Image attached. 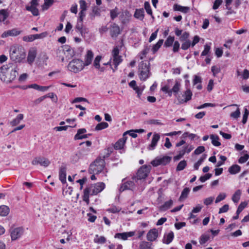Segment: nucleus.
Segmentation results:
<instances>
[{
	"instance_id": "f257e3e1",
	"label": "nucleus",
	"mask_w": 249,
	"mask_h": 249,
	"mask_svg": "<svg viewBox=\"0 0 249 249\" xmlns=\"http://www.w3.org/2000/svg\"><path fill=\"white\" fill-rule=\"evenodd\" d=\"M105 184L103 182H98L94 186L86 187L84 190V195L83 196V201H85L87 204H89V196L96 195L104 189Z\"/></svg>"
},
{
	"instance_id": "f03ea898",
	"label": "nucleus",
	"mask_w": 249,
	"mask_h": 249,
	"mask_svg": "<svg viewBox=\"0 0 249 249\" xmlns=\"http://www.w3.org/2000/svg\"><path fill=\"white\" fill-rule=\"evenodd\" d=\"M167 82V83L162 87L160 90L164 93L167 94L169 97H171L173 94L174 96H177L180 89V83L176 80L173 88L171 89L170 87L174 82L173 79H168Z\"/></svg>"
},
{
	"instance_id": "7ed1b4c3",
	"label": "nucleus",
	"mask_w": 249,
	"mask_h": 249,
	"mask_svg": "<svg viewBox=\"0 0 249 249\" xmlns=\"http://www.w3.org/2000/svg\"><path fill=\"white\" fill-rule=\"evenodd\" d=\"M10 58L16 62H22L25 60L26 53L22 47L12 46L10 49Z\"/></svg>"
},
{
	"instance_id": "20e7f679",
	"label": "nucleus",
	"mask_w": 249,
	"mask_h": 249,
	"mask_svg": "<svg viewBox=\"0 0 249 249\" xmlns=\"http://www.w3.org/2000/svg\"><path fill=\"white\" fill-rule=\"evenodd\" d=\"M105 166V161L102 159L101 156H100L90 164L89 172L91 174H98L103 170Z\"/></svg>"
},
{
	"instance_id": "39448f33",
	"label": "nucleus",
	"mask_w": 249,
	"mask_h": 249,
	"mask_svg": "<svg viewBox=\"0 0 249 249\" xmlns=\"http://www.w3.org/2000/svg\"><path fill=\"white\" fill-rule=\"evenodd\" d=\"M149 63L142 61L139 65V76L142 81H145L150 76Z\"/></svg>"
},
{
	"instance_id": "423d86ee",
	"label": "nucleus",
	"mask_w": 249,
	"mask_h": 249,
	"mask_svg": "<svg viewBox=\"0 0 249 249\" xmlns=\"http://www.w3.org/2000/svg\"><path fill=\"white\" fill-rule=\"evenodd\" d=\"M83 61L79 59H73L68 64V68L69 71L77 73L82 71L84 68Z\"/></svg>"
},
{
	"instance_id": "0eeeda50",
	"label": "nucleus",
	"mask_w": 249,
	"mask_h": 249,
	"mask_svg": "<svg viewBox=\"0 0 249 249\" xmlns=\"http://www.w3.org/2000/svg\"><path fill=\"white\" fill-rule=\"evenodd\" d=\"M0 70L1 71L6 70L7 72H8L9 71H10V73L8 74V75L9 76V77L8 78H6V77H1V80L5 82H10L14 80L17 76L18 74V69L17 67H15L14 68H11L8 67L7 66H3L0 68Z\"/></svg>"
},
{
	"instance_id": "6e6552de",
	"label": "nucleus",
	"mask_w": 249,
	"mask_h": 249,
	"mask_svg": "<svg viewBox=\"0 0 249 249\" xmlns=\"http://www.w3.org/2000/svg\"><path fill=\"white\" fill-rule=\"evenodd\" d=\"M151 169L150 166L144 165L142 166L137 171L136 176L132 178V180H141L145 179L148 176Z\"/></svg>"
},
{
	"instance_id": "1a4fd4ad",
	"label": "nucleus",
	"mask_w": 249,
	"mask_h": 249,
	"mask_svg": "<svg viewBox=\"0 0 249 249\" xmlns=\"http://www.w3.org/2000/svg\"><path fill=\"white\" fill-rule=\"evenodd\" d=\"M171 159L172 158L168 156L157 157L151 161V163L155 167L158 166L160 165H166L171 161Z\"/></svg>"
},
{
	"instance_id": "9d476101",
	"label": "nucleus",
	"mask_w": 249,
	"mask_h": 249,
	"mask_svg": "<svg viewBox=\"0 0 249 249\" xmlns=\"http://www.w3.org/2000/svg\"><path fill=\"white\" fill-rule=\"evenodd\" d=\"M193 95L192 92L190 89H187L185 91L182 95V97L177 94V96H175L178 101V104H182L184 103H187L192 99Z\"/></svg>"
},
{
	"instance_id": "9b49d317",
	"label": "nucleus",
	"mask_w": 249,
	"mask_h": 249,
	"mask_svg": "<svg viewBox=\"0 0 249 249\" xmlns=\"http://www.w3.org/2000/svg\"><path fill=\"white\" fill-rule=\"evenodd\" d=\"M30 5H26L25 9L27 11H30L32 13L33 16H37L39 15V11L37 8V6L39 3L38 0H31L30 2Z\"/></svg>"
},
{
	"instance_id": "f8f14e48",
	"label": "nucleus",
	"mask_w": 249,
	"mask_h": 249,
	"mask_svg": "<svg viewBox=\"0 0 249 249\" xmlns=\"http://www.w3.org/2000/svg\"><path fill=\"white\" fill-rule=\"evenodd\" d=\"M32 164L34 165L39 164L45 167L48 166L50 164V161L45 158L38 157L35 158L32 161Z\"/></svg>"
},
{
	"instance_id": "ddd939ff",
	"label": "nucleus",
	"mask_w": 249,
	"mask_h": 249,
	"mask_svg": "<svg viewBox=\"0 0 249 249\" xmlns=\"http://www.w3.org/2000/svg\"><path fill=\"white\" fill-rule=\"evenodd\" d=\"M87 130L85 128H80L77 130V133L74 137V140H82L89 138L91 135V134H86Z\"/></svg>"
},
{
	"instance_id": "4468645a",
	"label": "nucleus",
	"mask_w": 249,
	"mask_h": 249,
	"mask_svg": "<svg viewBox=\"0 0 249 249\" xmlns=\"http://www.w3.org/2000/svg\"><path fill=\"white\" fill-rule=\"evenodd\" d=\"M24 230L22 227H18L13 229L11 231L12 240H16L19 238L23 233Z\"/></svg>"
},
{
	"instance_id": "2eb2a0df",
	"label": "nucleus",
	"mask_w": 249,
	"mask_h": 249,
	"mask_svg": "<svg viewBox=\"0 0 249 249\" xmlns=\"http://www.w3.org/2000/svg\"><path fill=\"white\" fill-rule=\"evenodd\" d=\"M134 180H128L126 182H124L122 185L121 186L120 188V192H122L126 190H133L135 188V185L134 182Z\"/></svg>"
},
{
	"instance_id": "dca6fc26",
	"label": "nucleus",
	"mask_w": 249,
	"mask_h": 249,
	"mask_svg": "<svg viewBox=\"0 0 249 249\" xmlns=\"http://www.w3.org/2000/svg\"><path fill=\"white\" fill-rule=\"evenodd\" d=\"M66 165L63 164L60 167L59 172V178L63 184L66 183Z\"/></svg>"
},
{
	"instance_id": "f3484780",
	"label": "nucleus",
	"mask_w": 249,
	"mask_h": 249,
	"mask_svg": "<svg viewBox=\"0 0 249 249\" xmlns=\"http://www.w3.org/2000/svg\"><path fill=\"white\" fill-rule=\"evenodd\" d=\"M135 232L133 231L129 232H124L122 233H117L115 234V238L121 239L123 240H126L128 237H131L135 235Z\"/></svg>"
},
{
	"instance_id": "a211bd4d",
	"label": "nucleus",
	"mask_w": 249,
	"mask_h": 249,
	"mask_svg": "<svg viewBox=\"0 0 249 249\" xmlns=\"http://www.w3.org/2000/svg\"><path fill=\"white\" fill-rule=\"evenodd\" d=\"M158 237V231L156 228L150 230L147 233V239L150 242L155 241Z\"/></svg>"
},
{
	"instance_id": "6ab92c4d",
	"label": "nucleus",
	"mask_w": 249,
	"mask_h": 249,
	"mask_svg": "<svg viewBox=\"0 0 249 249\" xmlns=\"http://www.w3.org/2000/svg\"><path fill=\"white\" fill-rule=\"evenodd\" d=\"M21 31L18 30L17 28H14L11 30H7L3 32L1 35V37L5 38L9 36H15L19 35Z\"/></svg>"
},
{
	"instance_id": "aec40b11",
	"label": "nucleus",
	"mask_w": 249,
	"mask_h": 249,
	"mask_svg": "<svg viewBox=\"0 0 249 249\" xmlns=\"http://www.w3.org/2000/svg\"><path fill=\"white\" fill-rule=\"evenodd\" d=\"M160 138V136L159 134L155 133L153 135L152 138L151 143L148 147V150H153L155 148Z\"/></svg>"
},
{
	"instance_id": "412c9836",
	"label": "nucleus",
	"mask_w": 249,
	"mask_h": 249,
	"mask_svg": "<svg viewBox=\"0 0 249 249\" xmlns=\"http://www.w3.org/2000/svg\"><path fill=\"white\" fill-rule=\"evenodd\" d=\"M121 33L119 26L116 23H113L111 26L110 35L112 37H117Z\"/></svg>"
},
{
	"instance_id": "4be33fe9",
	"label": "nucleus",
	"mask_w": 249,
	"mask_h": 249,
	"mask_svg": "<svg viewBox=\"0 0 249 249\" xmlns=\"http://www.w3.org/2000/svg\"><path fill=\"white\" fill-rule=\"evenodd\" d=\"M64 51L66 56L69 59L72 58L75 55V52L74 49L69 45H65L64 47Z\"/></svg>"
},
{
	"instance_id": "5701e85b",
	"label": "nucleus",
	"mask_w": 249,
	"mask_h": 249,
	"mask_svg": "<svg viewBox=\"0 0 249 249\" xmlns=\"http://www.w3.org/2000/svg\"><path fill=\"white\" fill-rule=\"evenodd\" d=\"M122 61V59L121 58V56L113 57V64L115 65V69H112V68L111 67V66L110 65V60L107 62V63H104V64L105 65H109L110 66L111 68L112 69L113 72H114L117 69L118 66L121 63Z\"/></svg>"
},
{
	"instance_id": "b1692460",
	"label": "nucleus",
	"mask_w": 249,
	"mask_h": 249,
	"mask_svg": "<svg viewBox=\"0 0 249 249\" xmlns=\"http://www.w3.org/2000/svg\"><path fill=\"white\" fill-rule=\"evenodd\" d=\"M36 56V49L30 50L29 51L27 61V62L31 65L34 61Z\"/></svg>"
},
{
	"instance_id": "393cba45",
	"label": "nucleus",
	"mask_w": 249,
	"mask_h": 249,
	"mask_svg": "<svg viewBox=\"0 0 249 249\" xmlns=\"http://www.w3.org/2000/svg\"><path fill=\"white\" fill-rule=\"evenodd\" d=\"M93 57V53L91 50H88L85 57L84 66H87L91 63Z\"/></svg>"
},
{
	"instance_id": "a878e982",
	"label": "nucleus",
	"mask_w": 249,
	"mask_h": 249,
	"mask_svg": "<svg viewBox=\"0 0 249 249\" xmlns=\"http://www.w3.org/2000/svg\"><path fill=\"white\" fill-rule=\"evenodd\" d=\"M101 11L100 8L96 6L92 8V12L89 14V18L91 20L94 19L95 17H100Z\"/></svg>"
},
{
	"instance_id": "bb28decb",
	"label": "nucleus",
	"mask_w": 249,
	"mask_h": 249,
	"mask_svg": "<svg viewBox=\"0 0 249 249\" xmlns=\"http://www.w3.org/2000/svg\"><path fill=\"white\" fill-rule=\"evenodd\" d=\"M144 11L143 8L136 9L134 14V17L142 21L144 19Z\"/></svg>"
},
{
	"instance_id": "cd10ccee",
	"label": "nucleus",
	"mask_w": 249,
	"mask_h": 249,
	"mask_svg": "<svg viewBox=\"0 0 249 249\" xmlns=\"http://www.w3.org/2000/svg\"><path fill=\"white\" fill-rule=\"evenodd\" d=\"M174 238V234L172 231H170L167 234H164L162 242L166 244H169Z\"/></svg>"
},
{
	"instance_id": "c85d7f7f",
	"label": "nucleus",
	"mask_w": 249,
	"mask_h": 249,
	"mask_svg": "<svg viewBox=\"0 0 249 249\" xmlns=\"http://www.w3.org/2000/svg\"><path fill=\"white\" fill-rule=\"evenodd\" d=\"M173 9L174 11H180L184 14L188 13L190 11V8L189 7L182 6L178 4H174Z\"/></svg>"
},
{
	"instance_id": "c756f323",
	"label": "nucleus",
	"mask_w": 249,
	"mask_h": 249,
	"mask_svg": "<svg viewBox=\"0 0 249 249\" xmlns=\"http://www.w3.org/2000/svg\"><path fill=\"white\" fill-rule=\"evenodd\" d=\"M241 171V167L237 164H233L228 169V172L231 175H235Z\"/></svg>"
},
{
	"instance_id": "7c9ffc66",
	"label": "nucleus",
	"mask_w": 249,
	"mask_h": 249,
	"mask_svg": "<svg viewBox=\"0 0 249 249\" xmlns=\"http://www.w3.org/2000/svg\"><path fill=\"white\" fill-rule=\"evenodd\" d=\"M173 204V201L172 199H170L169 200L165 202L163 205H161L159 208V210L160 211H165L170 209Z\"/></svg>"
},
{
	"instance_id": "2f4dec72",
	"label": "nucleus",
	"mask_w": 249,
	"mask_h": 249,
	"mask_svg": "<svg viewBox=\"0 0 249 249\" xmlns=\"http://www.w3.org/2000/svg\"><path fill=\"white\" fill-rule=\"evenodd\" d=\"M29 88H33L36 90L41 91H45L48 90L49 88V86H39L36 84H31L29 86Z\"/></svg>"
},
{
	"instance_id": "473e14b6",
	"label": "nucleus",
	"mask_w": 249,
	"mask_h": 249,
	"mask_svg": "<svg viewBox=\"0 0 249 249\" xmlns=\"http://www.w3.org/2000/svg\"><path fill=\"white\" fill-rule=\"evenodd\" d=\"M24 116L22 114H18L15 119L13 120L10 124L12 126H16L19 124L20 121L23 119Z\"/></svg>"
},
{
	"instance_id": "72a5a7b5",
	"label": "nucleus",
	"mask_w": 249,
	"mask_h": 249,
	"mask_svg": "<svg viewBox=\"0 0 249 249\" xmlns=\"http://www.w3.org/2000/svg\"><path fill=\"white\" fill-rule=\"evenodd\" d=\"M119 14L120 12L117 7H115L114 9L110 10V16L112 20H114Z\"/></svg>"
},
{
	"instance_id": "f704fd0d",
	"label": "nucleus",
	"mask_w": 249,
	"mask_h": 249,
	"mask_svg": "<svg viewBox=\"0 0 249 249\" xmlns=\"http://www.w3.org/2000/svg\"><path fill=\"white\" fill-rule=\"evenodd\" d=\"M210 138L212 140V143L215 146H219L221 145V142H219V138L218 136L211 135Z\"/></svg>"
},
{
	"instance_id": "c9c22d12",
	"label": "nucleus",
	"mask_w": 249,
	"mask_h": 249,
	"mask_svg": "<svg viewBox=\"0 0 249 249\" xmlns=\"http://www.w3.org/2000/svg\"><path fill=\"white\" fill-rule=\"evenodd\" d=\"M9 213V208L5 205L0 206V215L5 216L8 214Z\"/></svg>"
},
{
	"instance_id": "e433bc0d",
	"label": "nucleus",
	"mask_w": 249,
	"mask_h": 249,
	"mask_svg": "<svg viewBox=\"0 0 249 249\" xmlns=\"http://www.w3.org/2000/svg\"><path fill=\"white\" fill-rule=\"evenodd\" d=\"M107 239L104 236H99L97 234L95 235V237L94 239V242L97 244H103L105 243Z\"/></svg>"
},
{
	"instance_id": "4c0bfd02",
	"label": "nucleus",
	"mask_w": 249,
	"mask_h": 249,
	"mask_svg": "<svg viewBox=\"0 0 249 249\" xmlns=\"http://www.w3.org/2000/svg\"><path fill=\"white\" fill-rule=\"evenodd\" d=\"M241 195V191L240 190H237L235 191L234 194L232 196V200L234 203H238L240 199V196Z\"/></svg>"
},
{
	"instance_id": "58836bf2",
	"label": "nucleus",
	"mask_w": 249,
	"mask_h": 249,
	"mask_svg": "<svg viewBox=\"0 0 249 249\" xmlns=\"http://www.w3.org/2000/svg\"><path fill=\"white\" fill-rule=\"evenodd\" d=\"M163 42V39H160L156 44L153 46L152 51L153 54L155 53L160 48Z\"/></svg>"
},
{
	"instance_id": "ea45409f",
	"label": "nucleus",
	"mask_w": 249,
	"mask_h": 249,
	"mask_svg": "<svg viewBox=\"0 0 249 249\" xmlns=\"http://www.w3.org/2000/svg\"><path fill=\"white\" fill-rule=\"evenodd\" d=\"M124 141L119 140L117 141L114 145V148L115 150H121L122 149L124 145Z\"/></svg>"
},
{
	"instance_id": "a19ab883",
	"label": "nucleus",
	"mask_w": 249,
	"mask_h": 249,
	"mask_svg": "<svg viewBox=\"0 0 249 249\" xmlns=\"http://www.w3.org/2000/svg\"><path fill=\"white\" fill-rule=\"evenodd\" d=\"M53 2L54 0H44V4L42 6V10L44 11L48 10L53 4Z\"/></svg>"
},
{
	"instance_id": "79ce46f5",
	"label": "nucleus",
	"mask_w": 249,
	"mask_h": 249,
	"mask_svg": "<svg viewBox=\"0 0 249 249\" xmlns=\"http://www.w3.org/2000/svg\"><path fill=\"white\" fill-rule=\"evenodd\" d=\"M174 40L175 37L174 36H169L164 42V46L165 47H171L174 41Z\"/></svg>"
},
{
	"instance_id": "37998d69",
	"label": "nucleus",
	"mask_w": 249,
	"mask_h": 249,
	"mask_svg": "<svg viewBox=\"0 0 249 249\" xmlns=\"http://www.w3.org/2000/svg\"><path fill=\"white\" fill-rule=\"evenodd\" d=\"M152 244L150 242H148L146 241H142L139 244V249H148L151 246H152Z\"/></svg>"
},
{
	"instance_id": "c03bdc74",
	"label": "nucleus",
	"mask_w": 249,
	"mask_h": 249,
	"mask_svg": "<svg viewBox=\"0 0 249 249\" xmlns=\"http://www.w3.org/2000/svg\"><path fill=\"white\" fill-rule=\"evenodd\" d=\"M186 166H187L186 161L185 160H181L178 164L177 168H176V171H180L183 170L186 167Z\"/></svg>"
},
{
	"instance_id": "a18cd8bd",
	"label": "nucleus",
	"mask_w": 249,
	"mask_h": 249,
	"mask_svg": "<svg viewBox=\"0 0 249 249\" xmlns=\"http://www.w3.org/2000/svg\"><path fill=\"white\" fill-rule=\"evenodd\" d=\"M108 126V124L106 122H101L99 123L95 127V130L96 131L101 130L107 128Z\"/></svg>"
},
{
	"instance_id": "49530a36",
	"label": "nucleus",
	"mask_w": 249,
	"mask_h": 249,
	"mask_svg": "<svg viewBox=\"0 0 249 249\" xmlns=\"http://www.w3.org/2000/svg\"><path fill=\"white\" fill-rule=\"evenodd\" d=\"M190 189L189 188H185L182 191L181 195L179 197V199H184L187 197L188 195L190 192Z\"/></svg>"
},
{
	"instance_id": "de8ad7c7",
	"label": "nucleus",
	"mask_w": 249,
	"mask_h": 249,
	"mask_svg": "<svg viewBox=\"0 0 249 249\" xmlns=\"http://www.w3.org/2000/svg\"><path fill=\"white\" fill-rule=\"evenodd\" d=\"M211 43H207L204 45V49L201 54V56H205L208 54L211 49Z\"/></svg>"
},
{
	"instance_id": "09e8293b",
	"label": "nucleus",
	"mask_w": 249,
	"mask_h": 249,
	"mask_svg": "<svg viewBox=\"0 0 249 249\" xmlns=\"http://www.w3.org/2000/svg\"><path fill=\"white\" fill-rule=\"evenodd\" d=\"M206 155H203L202 157H201L195 164L194 166V168L195 170H198L199 166L202 164L204 160L206 159Z\"/></svg>"
},
{
	"instance_id": "8fccbe9b",
	"label": "nucleus",
	"mask_w": 249,
	"mask_h": 249,
	"mask_svg": "<svg viewBox=\"0 0 249 249\" xmlns=\"http://www.w3.org/2000/svg\"><path fill=\"white\" fill-rule=\"evenodd\" d=\"M187 148V147H184L183 149L180 151L179 152V153L177 155H176V156H175L174 157V160L175 161H177V160H179L182 157H183V156H184V155L185 154V153H186V149Z\"/></svg>"
},
{
	"instance_id": "3c124183",
	"label": "nucleus",
	"mask_w": 249,
	"mask_h": 249,
	"mask_svg": "<svg viewBox=\"0 0 249 249\" xmlns=\"http://www.w3.org/2000/svg\"><path fill=\"white\" fill-rule=\"evenodd\" d=\"M247 203L246 202H241L237 209L236 214H239L240 213L247 207Z\"/></svg>"
},
{
	"instance_id": "603ef678",
	"label": "nucleus",
	"mask_w": 249,
	"mask_h": 249,
	"mask_svg": "<svg viewBox=\"0 0 249 249\" xmlns=\"http://www.w3.org/2000/svg\"><path fill=\"white\" fill-rule=\"evenodd\" d=\"M210 239V236L207 234H202L199 239V243L201 245L205 244Z\"/></svg>"
},
{
	"instance_id": "864d4df0",
	"label": "nucleus",
	"mask_w": 249,
	"mask_h": 249,
	"mask_svg": "<svg viewBox=\"0 0 249 249\" xmlns=\"http://www.w3.org/2000/svg\"><path fill=\"white\" fill-rule=\"evenodd\" d=\"M144 7L146 12V13L149 15H152V11L151 8L150 4L149 2L145 1L144 3Z\"/></svg>"
},
{
	"instance_id": "5fc2aeb1",
	"label": "nucleus",
	"mask_w": 249,
	"mask_h": 249,
	"mask_svg": "<svg viewBox=\"0 0 249 249\" xmlns=\"http://www.w3.org/2000/svg\"><path fill=\"white\" fill-rule=\"evenodd\" d=\"M240 114L241 113L240 109L238 107L235 111L231 113L230 117L232 118L237 119L240 117Z\"/></svg>"
},
{
	"instance_id": "6e6d98bb",
	"label": "nucleus",
	"mask_w": 249,
	"mask_h": 249,
	"mask_svg": "<svg viewBox=\"0 0 249 249\" xmlns=\"http://www.w3.org/2000/svg\"><path fill=\"white\" fill-rule=\"evenodd\" d=\"M183 42L181 44V48L183 50H187L191 46V42L190 40H186Z\"/></svg>"
},
{
	"instance_id": "4d7b16f0",
	"label": "nucleus",
	"mask_w": 249,
	"mask_h": 249,
	"mask_svg": "<svg viewBox=\"0 0 249 249\" xmlns=\"http://www.w3.org/2000/svg\"><path fill=\"white\" fill-rule=\"evenodd\" d=\"M101 60V56L97 55L94 61L93 65L95 68L99 69L100 68V62Z\"/></svg>"
},
{
	"instance_id": "13d9d810",
	"label": "nucleus",
	"mask_w": 249,
	"mask_h": 249,
	"mask_svg": "<svg viewBox=\"0 0 249 249\" xmlns=\"http://www.w3.org/2000/svg\"><path fill=\"white\" fill-rule=\"evenodd\" d=\"M226 197V195L225 193H220L218 196L216 197V199L215 200V203H218L221 201L225 199Z\"/></svg>"
},
{
	"instance_id": "bf43d9fd",
	"label": "nucleus",
	"mask_w": 249,
	"mask_h": 249,
	"mask_svg": "<svg viewBox=\"0 0 249 249\" xmlns=\"http://www.w3.org/2000/svg\"><path fill=\"white\" fill-rule=\"evenodd\" d=\"M189 37V33L187 32H184L179 37V40L180 41H185L186 40H189L188 38Z\"/></svg>"
},
{
	"instance_id": "052dcab7",
	"label": "nucleus",
	"mask_w": 249,
	"mask_h": 249,
	"mask_svg": "<svg viewBox=\"0 0 249 249\" xmlns=\"http://www.w3.org/2000/svg\"><path fill=\"white\" fill-rule=\"evenodd\" d=\"M212 177V174L207 173V174H205L204 176H201L199 178V180L201 182H204L205 181H206L207 180L210 179Z\"/></svg>"
},
{
	"instance_id": "680f3d73",
	"label": "nucleus",
	"mask_w": 249,
	"mask_h": 249,
	"mask_svg": "<svg viewBox=\"0 0 249 249\" xmlns=\"http://www.w3.org/2000/svg\"><path fill=\"white\" fill-rule=\"evenodd\" d=\"M89 32V29L86 27H83L81 29L77 31V32L80 33L81 36L83 37H85L86 35L88 34Z\"/></svg>"
},
{
	"instance_id": "e2e57ef3",
	"label": "nucleus",
	"mask_w": 249,
	"mask_h": 249,
	"mask_svg": "<svg viewBox=\"0 0 249 249\" xmlns=\"http://www.w3.org/2000/svg\"><path fill=\"white\" fill-rule=\"evenodd\" d=\"M121 209L119 207H117L115 206H112L110 208L107 209V211L111 213H119L121 211Z\"/></svg>"
},
{
	"instance_id": "0e129e2a",
	"label": "nucleus",
	"mask_w": 249,
	"mask_h": 249,
	"mask_svg": "<svg viewBox=\"0 0 249 249\" xmlns=\"http://www.w3.org/2000/svg\"><path fill=\"white\" fill-rule=\"evenodd\" d=\"M80 10L86 11L87 9V3L84 0H80Z\"/></svg>"
},
{
	"instance_id": "69168bd1",
	"label": "nucleus",
	"mask_w": 249,
	"mask_h": 249,
	"mask_svg": "<svg viewBox=\"0 0 249 249\" xmlns=\"http://www.w3.org/2000/svg\"><path fill=\"white\" fill-rule=\"evenodd\" d=\"M249 158V155L246 154L244 156L241 157L238 160L239 163H244L246 162Z\"/></svg>"
},
{
	"instance_id": "338daca9",
	"label": "nucleus",
	"mask_w": 249,
	"mask_h": 249,
	"mask_svg": "<svg viewBox=\"0 0 249 249\" xmlns=\"http://www.w3.org/2000/svg\"><path fill=\"white\" fill-rule=\"evenodd\" d=\"M204 151L205 147L203 146H199L194 151V154L196 155H199L203 153Z\"/></svg>"
},
{
	"instance_id": "774afa93",
	"label": "nucleus",
	"mask_w": 249,
	"mask_h": 249,
	"mask_svg": "<svg viewBox=\"0 0 249 249\" xmlns=\"http://www.w3.org/2000/svg\"><path fill=\"white\" fill-rule=\"evenodd\" d=\"M47 36V32H43L41 34L34 35L35 40L37 39L43 38L45 37H46Z\"/></svg>"
}]
</instances>
